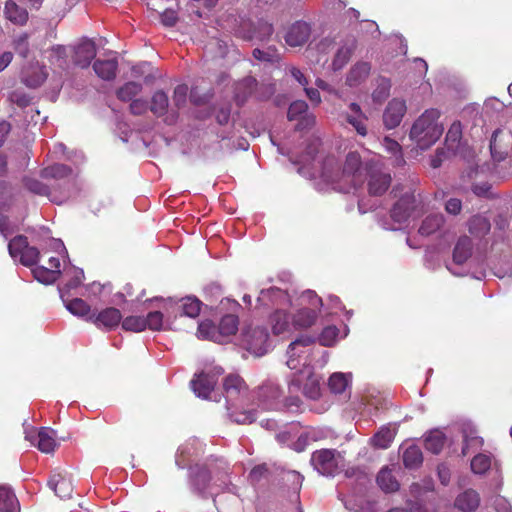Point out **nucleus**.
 I'll return each mask as SVG.
<instances>
[{"label": "nucleus", "mask_w": 512, "mask_h": 512, "mask_svg": "<svg viewBox=\"0 0 512 512\" xmlns=\"http://www.w3.org/2000/svg\"><path fill=\"white\" fill-rule=\"evenodd\" d=\"M4 15L6 19L18 26L25 25L29 18L27 10L19 6L14 0L6 1Z\"/></svg>", "instance_id": "nucleus-22"}, {"label": "nucleus", "mask_w": 512, "mask_h": 512, "mask_svg": "<svg viewBox=\"0 0 512 512\" xmlns=\"http://www.w3.org/2000/svg\"><path fill=\"white\" fill-rule=\"evenodd\" d=\"M142 84L134 81L125 83L116 91V96L123 102L132 101L142 91Z\"/></svg>", "instance_id": "nucleus-38"}, {"label": "nucleus", "mask_w": 512, "mask_h": 512, "mask_svg": "<svg viewBox=\"0 0 512 512\" xmlns=\"http://www.w3.org/2000/svg\"><path fill=\"white\" fill-rule=\"evenodd\" d=\"M348 377L344 373H334L330 376L328 386L335 394H341L348 386Z\"/></svg>", "instance_id": "nucleus-48"}, {"label": "nucleus", "mask_w": 512, "mask_h": 512, "mask_svg": "<svg viewBox=\"0 0 512 512\" xmlns=\"http://www.w3.org/2000/svg\"><path fill=\"white\" fill-rule=\"evenodd\" d=\"M445 219L442 214H430L421 223L418 232L422 236H429L438 231L444 225Z\"/></svg>", "instance_id": "nucleus-30"}, {"label": "nucleus", "mask_w": 512, "mask_h": 512, "mask_svg": "<svg viewBox=\"0 0 512 512\" xmlns=\"http://www.w3.org/2000/svg\"><path fill=\"white\" fill-rule=\"evenodd\" d=\"M182 314L190 318H195L201 311L202 302L195 297H186L181 301Z\"/></svg>", "instance_id": "nucleus-46"}, {"label": "nucleus", "mask_w": 512, "mask_h": 512, "mask_svg": "<svg viewBox=\"0 0 512 512\" xmlns=\"http://www.w3.org/2000/svg\"><path fill=\"white\" fill-rule=\"evenodd\" d=\"M10 100L20 108H26L31 104L29 95L18 91L11 93Z\"/></svg>", "instance_id": "nucleus-57"}, {"label": "nucleus", "mask_w": 512, "mask_h": 512, "mask_svg": "<svg viewBox=\"0 0 512 512\" xmlns=\"http://www.w3.org/2000/svg\"><path fill=\"white\" fill-rule=\"evenodd\" d=\"M96 75L103 80H113L118 70V61L116 58L101 60L97 59L93 64Z\"/></svg>", "instance_id": "nucleus-25"}, {"label": "nucleus", "mask_w": 512, "mask_h": 512, "mask_svg": "<svg viewBox=\"0 0 512 512\" xmlns=\"http://www.w3.org/2000/svg\"><path fill=\"white\" fill-rule=\"evenodd\" d=\"M270 324L272 332L275 335H280L290 331V327L292 326V319L286 310L276 309L270 316Z\"/></svg>", "instance_id": "nucleus-23"}, {"label": "nucleus", "mask_w": 512, "mask_h": 512, "mask_svg": "<svg viewBox=\"0 0 512 512\" xmlns=\"http://www.w3.org/2000/svg\"><path fill=\"white\" fill-rule=\"evenodd\" d=\"M0 505V512H20L16 495L9 487L0 486Z\"/></svg>", "instance_id": "nucleus-28"}, {"label": "nucleus", "mask_w": 512, "mask_h": 512, "mask_svg": "<svg viewBox=\"0 0 512 512\" xmlns=\"http://www.w3.org/2000/svg\"><path fill=\"white\" fill-rule=\"evenodd\" d=\"M462 137V129L460 122H454L445 137V144L448 150L454 151L461 140Z\"/></svg>", "instance_id": "nucleus-45"}, {"label": "nucleus", "mask_w": 512, "mask_h": 512, "mask_svg": "<svg viewBox=\"0 0 512 512\" xmlns=\"http://www.w3.org/2000/svg\"><path fill=\"white\" fill-rule=\"evenodd\" d=\"M365 170L368 177V193L372 196L383 195L391 185L392 178L390 173L384 172L377 166L369 164H366Z\"/></svg>", "instance_id": "nucleus-8"}, {"label": "nucleus", "mask_w": 512, "mask_h": 512, "mask_svg": "<svg viewBox=\"0 0 512 512\" xmlns=\"http://www.w3.org/2000/svg\"><path fill=\"white\" fill-rule=\"evenodd\" d=\"M454 504L463 512H474L480 505L479 493L473 489H467L456 497Z\"/></svg>", "instance_id": "nucleus-21"}, {"label": "nucleus", "mask_w": 512, "mask_h": 512, "mask_svg": "<svg viewBox=\"0 0 512 512\" xmlns=\"http://www.w3.org/2000/svg\"><path fill=\"white\" fill-rule=\"evenodd\" d=\"M8 250L13 259H19L20 263L27 267L35 265L39 260V250L30 246L27 237L24 235H17L11 239Z\"/></svg>", "instance_id": "nucleus-5"}, {"label": "nucleus", "mask_w": 512, "mask_h": 512, "mask_svg": "<svg viewBox=\"0 0 512 512\" xmlns=\"http://www.w3.org/2000/svg\"><path fill=\"white\" fill-rule=\"evenodd\" d=\"M316 342V337L312 335H301L298 338H296L293 342H291L287 349V354L289 356L287 360V366L290 369H297L298 368V360L295 358L296 356V349L300 346L302 347H308L311 346Z\"/></svg>", "instance_id": "nucleus-24"}, {"label": "nucleus", "mask_w": 512, "mask_h": 512, "mask_svg": "<svg viewBox=\"0 0 512 512\" xmlns=\"http://www.w3.org/2000/svg\"><path fill=\"white\" fill-rule=\"evenodd\" d=\"M511 138L509 133H505L501 129L494 131L490 140V151L495 161L500 162L507 157Z\"/></svg>", "instance_id": "nucleus-12"}, {"label": "nucleus", "mask_w": 512, "mask_h": 512, "mask_svg": "<svg viewBox=\"0 0 512 512\" xmlns=\"http://www.w3.org/2000/svg\"><path fill=\"white\" fill-rule=\"evenodd\" d=\"M144 324L145 329L160 330L163 325V314L159 311L148 313V315L144 317Z\"/></svg>", "instance_id": "nucleus-53"}, {"label": "nucleus", "mask_w": 512, "mask_h": 512, "mask_svg": "<svg viewBox=\"0 0 512 512\" xmlns=\"http://www.w3.org/2000/svg\"><path fill=\"white\" fill-rule=\"evenodd\" d=\"M267 471L268 470L265 465H258L251 470L249 477L252 481H259Z\"/></svg>", "instance_id": "nucleus-64"}, {"label": "nucleus", "mask_w": 512, "mask_h": 512, "mask_svg": "<svg viewBox=\"0 0 512 512\" xmlns=\"http://www.w3.org/2000/svg\"><path fill=\"white\" fill-rule=\"evenodd\" d=\"M178 22V14L173 9H166L161 14V23L166 27H173Z\"/></svg>", "instance_id": "nucleus-58"}, {"label": "nucleus", "mask_w": 512, "mask_h": 512, "mask_svg": "<svg viewBox=\"0 0 512 512\" xmlns=\"http://www.w3.org/2000/svg\"><path fill=\"white\" fill-rule=\"evenodd\" d=\"M491 224L488 218L482 215H474L468 221V230L471 235L483 238L489 233Z\"/></svg>", "instance_id": "nucleus-26"}, {"label": "nucleus", "mask_w": 512, "mask_h": 512, "mask_svg": "<svg viewBox=\"0 0 512 512\" xmlns=\"http://www.w3.org/2000/svg\"><path fill=\"white\" fill-rule=\"evenodd\" d=\"M338 334L339 330L336 326H327L319 334L318 342L322 346L330 347L335 343Z\"/></svg>", "instance_id": "nucleus-50"}, {"label": "nucleus", "mask_w": 512, "mask_h": 512, "mask_svg": "<svg viewBox=\"0 0 512 512\" xmlns=\"http://www.w3.org/2000/svg\"><path fill=\"white\" fill-rule=\"evenodd\" d=\"M47 78L46 73L42 69H31L23 73L22 82L30 88H37L41 86Z\"/></svg>", "instance_id": "nucleus-43"}, {"label": "nucleus", "mask_w": 512, "mask_h": 512, "mask_svg": "<svg viewBox=\"0 0 512 512\" xmlns=\"http://www.w3.org/2000/svg\"><path fill=\"white\" fill-rule=\"evenodd\" d=\"M491 467V458L490 456L482 453H478L471 460V470L475 474H484Z\"/></svg>", "instance_id": "nucleus-47"}, {"label": "nucleus", "mask_w": 512, "mask_h": 512, "mask_svg": "<svg viewBox=\"0 0 512 512\" xmlns=\"http://www.w3.org/2000/svg\"><path fill=\"white\" fill-rule=\"evenodd\" d=\"M188 86L185 84L177 85L174 89L173 102L180 108L185 105L187 99Z\"/></svg>", "instance_id": "nucleus-55"}, {"label": "nucleus", "mask_w": 512, "mask_h": 512, "mask_svg": "<svg viewBox=\"0 0 512 512\" xmlns=\"http://www.w3.org/2000/svg\"><path fill=\"white\" fill-rule=\"evenodd\" d=\"M238 316L230 313L224 315L217 326L220 337L234 335L238 330Z\"/></svg>", "instance_id": "nucleus-35"}, {"label": "nucleus", "mask_w": 512, "mask_h": 512, "mask_svg": "<svg viewBox=\"0 0 512 512\" xmlns=\"http://www.w3.org/2000/svg\"><path fill=\"white\" fill-rule=\"evenodd\" d=\"M14 50L19 56L23 58H26L28 56L29 42L27 34H22L14 40Z\"/></svg>", "instance_id": "nucleus-54"}, {"label": "nucleus", "mask_w": 512, "mask_h": 512, "mask_svg": "<svg viewBox=\"0 0 512 512\" xmlns=\"http://www.w3.org/2000/svg\"><path fill=\"white\" fill-rule=\"evenodd\" d=\"M484 440L478 436L475 431H464L462 455L466 456L471 452H476L482 448Z\"/></svg>", "instance_id": "nucleus-33"}, {"label": "nucleus", "mask_w": 512, "mask_h": 512, "mask_svg": "<svg viewBox=\"0 0 512 512\" xmlns=\"http://www.w3.org/2000/svg\"><path fill=\"white\" fill-rule=\"evenodd\" d=\"M262 297H268L277 305H291V299L286 291L278 288H271L261 292Z\"/></svg>", "instance_id": "nucleus-49"}, {"label": "nucleus", "mask_w": 512, "mask_h": 512, "mask_svg": "<svg viewBox=\"0 0 512 512\" xmlns=\"http://www.w3.org/2000/svg\"><path fill=\"white\" fill-rule=\"evenodd\" d=\"M376 481L379 487L386 493L395 492L400 487L399 482L388 467H384L379 471Z\"/></svg>", "instance_id": "nucleus-29"}, {"label": "nucleus", "mask_w": 512, "mask_h": 512, "mask_svg": "<svg viewBox=\"0 0 512 512\" xmlns=\"http://www.w3.org/2000/svg\"><path fill=\"white\" fill-rule=\"evenodd\" d=\"M445 210L451 215H458L462 210V202L458 198H450L446 201Z\"/></svg>", "instance_id": "nucleus-60"}, {"label": "nucleus", "mask_w": 512, "mask_h": 512, "mask_svg": "<svg viewBox=\"0 0 512 512\" xmlns=\"http://www.w3.org/2000/svg\"><path fill=\"white\" fill-rule=\"evenodd\" d=\"M355 49V41H352L350 45H344L340 47L335 54L332 61V69L334 71L341 70L350 60Z\"/></svg>", "instance_id": "nucleus-36"}, {"label": "nucleus", "mask_w": 512, "mask_h": 512, "mask_svg": "<svg viewBox=\"0 0 512 512\" xmlns=\"http://www.w3.org/2000/svg\"><path fill=\"white\" fill-rule=\"evenodd\" d=\"M313 307H303L298 309L291 317L292 327L295 330H306L315 325L319 318L322 300L317 295L311 296Z\"/></svg>", "instance_id": "nucleus-7"}, {"label": "nucleus", "mask_w": 512, "mask_h": 512, "mask_svg": "<svg viewBox=\"0 0 512 512\" xmlns=\"http://www.w3.org/2000/svg\"><path fill=\"white\" fill-rule=\"evenodd\" d=\"M371 71L369 62L359 61L355 63L346 75L345 83L349 87H357L364 83Z\"/></svg>", "instance_id": "nucleus-19"}, {"label": "nucleus", "mask_w": 512, "mask_h": 512, "mask_svg": "<svg viewBox=\"0 0 512 512\" xmlns=\"http://www.w3.org/2000/svg\"><path fill=\"white\" fill-rule=\"evenodd\" d=\"M406 110L407 107L404 100L392 99L383 114V122L386 128L393 129L397 127L401 123Z\"/></svg>", "instance_id": "nucleus-11"}, {"label": "nucleus", "mask_w": 512, "mask_h": 512, "mask_svg": "<svg viewBox=\"0 0 512 512\" xmlns=\"http://www.w3.org/2000/svg\"><path fill=\"white\" fill-rule=\"evenodd\" d=\"M32 274L38 282L43 284H52L58 279L61 274V270H53L44 266H36L32 269Z\"/></svg>", "instance_id": "nucleus-41"}, {"label": "nucleus", "mask_w": 512, "mask_h": 512, "mask_svg": "<svg viewBox=\"0 0 512 512\" xmlns=\"http://www.w3.org/2000/svg\"><path fill=\"white\" fill-rule=\"evenodd\" d=\"M345 121L350 124L356 132L361 136L367 135V117L362 112L361 107L357 103H350L349 104V112H346L345 115Z\"/></svg>", "instance_id": "nucleus-17"}, {"label": "nucleus", "mask_w": 512, "mask_h": 512, "mask_svg": "<svg viewBox=\"0 0 512 512\" xmlns=\"http://www.w3.org/2000/svg\"><path fill=\"white\" fill-rule=\"evenodd\" d=\"M308 109V105L304 100H296L292 102L288 108L287 117L290 121L300 118L301 115L305 114Z\"/></svg>", "instance_id": "nucleus-52"}, {"label": "nucleus", "mask_w": 512, "mask_h": 512, "mask_svg": "<svg viewBox=\"0 0 512 512\" xmlns=\"http://www.w3.org/2000/svg\"><path fill=\"white\" fill-rule=\"evenodd\" d=\"M122 320V314L120 310L114 307H108L102 311L93 313L87 321L92 322L98 328H104L106 330H113L120 324Z\"/></svg>", "instance_id": "nucleus-10"}, {"label": "nucleus", "mask_w": 512, "mask_h": 512, "mask_svg": "<svg viewBox=\"0 0 512 512\" xmlns=\"http://www.w3.org/2000/svg\"><path fill=\"white\" fill-rule=\"evenodd\" d=\"M223 388L227 402L234 401L247 392V385L243 378L234 374L224 379Z\"/></svg>", "instance_id": "nucleus-18"}, {"label": "nucleus", "mask_w": 512, "mask_h": 512, "mask_svg": "<svg viewBox=\"0 0 512 512\" xmlns=\"http://www.w3.org/2000/svg\"><path fill=\"white\" fill-rule=\"evenodd\" d=\"M37 439V447L43 453H51L57 446L55 440V431L50 428H40L38 431Z\"/></svg>", "instance_id": "nucleus-27"}, {"label": "nucleus", "mask_w": 512, "mask_h": 512, "mask_svg": "<svg viewBox=\"0 0 512 512\" xmlns=\"http://www.w3.org/2000/svg\"><path fill=\"white\" fill-rule=\"evenodd\" d=\"M169 105L168 96L162 90L156 91L151 100L150 110L157 117L166 114Z\"/></svg>", "instance_id": "nucleus-39"}, {"label": "nucleus", "mask_w": 512, "mask_h": 512, "mask_svg": "<svg viewBox=\"0 0 512 512\" xmlns=\"http://www.w3.org/2000/svg\"><path fill=\"white\" fill-rule=\"evenodd\" d=\"M198 337L202 339L212 340L214 342L222 341L217 326L210 320H205L199 324Z\"/></svg>", "instance_id": "nucleus-42"}, {"label": "nucleus", "mask_w": 512, "mask_h": 512, "mask_svg": "<svg viewBox=\"0 0 512 512\" xmlns=\"http://www.w3.org/2000/svg\"><path fill=\"white\" fill-rule=\"evenodd\" d=\"M217 378L214 374L201 372L192 381L191 387L198 397L208 398L214 390Z\"/></svg>", "instance_id": "nucleus-16"}, {"label": "nucleus", "mask_w": 512, "mask_h": 512, "mask_svg": "<svg viewBox=\"0 0 512 512\" xmlns=\"http://www.w3.org/2000/svg\"><path fill=\"white\" fill-rule=\"evenodd\" d=\"M122 328L126 331L141 332L145 330L144 317L128 316L122 321Z\"/></svg>", "instance_id": "nucleus-51"}, {"label": "nucleus", "mask_w": 512, "mask_h": 512, "mask_svg": "<svg viewBox=\"0 0 512 512\" xmlns=\"http://www.w3.org/2000/svg\"><path fill=\"white\" fill-rule=\"evenodd\" d=\"M313 468L323 476L341 473L346 466L343 454L336 449H319L312 453L310 459Z\"/></svg>", "instance_id": "nucleus-3"}, {"label": "nucleus", "mask_w": 512, "mask_h": 512, "mask_svg": "<svg viewBox=\"0 0 512 512\" xmlns=\"http://www.w3.org/2000/svg\"><path fill=\"white\" fill-rule=\"evenodd\" d=\"M310 33V26L306 22L297 21L288 28L284 38L289 46L298 47L308 41Z\"/></svg>", "instance_id": "nucleus-15"}, {"label": "nucleus", "mask_w": 512, "mask_h": 512, "mask_svg": "<svg viewBox=\"0 0 512 512\" xmlns=\"http://www.w3.org/2000/svg\"><path fill=\"white\" fill-rule=\"evenodd\" d=\"M269 334L264 327H248L242 333V343L255 356H262L268 351Z\"/></svg>", "instance_id": "nucleus-6"}, {"label": "nucleus", "mask_w": 512, "mask_h": 512, "mask_svg": "<svg viewBox=\"0 0 512 512\" xmlns=\"http://www.w3.org/2000/svg\"><path fill=\"white\" fill-rule=\"evenodd\" d=\"M445 439L441 431H431L425 438V448L433 454H439L444 447Z\"/></svg>", "instance_id": "nucleus-40"}, {"label": "nucleus", "mask_w": 512, "mask_h": 512, "mask_svg": "<svg viewBox=\"0 0 512 512\" xmlns=\"http://www.w3.org/2000/svg\"><path fill=\"white\" fill-rule=\"evenodd\" d=\"M67 310L78 317H82L87 321V318L91 316L90 305L81 298H74L66 303Z\"/></svg>", "instance_id": "nucleus-37"}, {"label": "nucleus", "mask_w": 512, "mask_h": 512, "mask_svg": "<svg viewBox=\"0 0 512 512\" xmlns=\"http://www.w3.org/2000/svg\"><path fill=\"white\" fill-rule=\"evenodd\" d=\"M491 188H492V186L489 183L484 182L481 184L473 185L472 191L474 192L475 195H477L479 197L489 198L492 196Z\"/></svg>", "instance_id": "nucleus-61"}, {"label": "nucleus", "mask_w": 512, "mask_h": 512, "mask_svg": "<svg viewBox=\"0 0 512 512\" xmlns=\"http://www.w3.org/2000/svg\"><path fill=\"white\" fill-rule=\"evenodd\" d=\"M129 108L133 115H143L148 110V102L142 98L133 99Z\"/></svg>", "instance_id": "nucleus-56"}, {"label": "nucleus", "mask_w": 512, "mask_h": 512, "mask_svg": "<svg viewBox=\"0 0 512 512\" xmlns=\"http://www.w3.org/2000/svg\"><path fill=\"white\" fill-rule=\"evenodd\" d=\"M48 485L61 499L70 498L74 490L71 477L67 472H54Z\"/></svg>", "instance_id": "nucleus-13"}, {"label": "nucleus", "mask_w": 512, "mask_h": 512, "mask_svg": "<svg viewBox=\"0 0 512 512\" xmlns=\"http://www.w3.org/2000/svg\"><path fill=\"white\" fill-rule=\"evenodd\" d=\"M72 169L65 164H54L44 168L41 171V176L45 179H59L64 180L70 177Z\"/></svg>", "instance_id": "nucleus-34"}, {"label": "nucleus", "mask_w": 512, "mask_h": 512, "mask_svg": "<svg viewBox=\"0 0 512 512\" xmlns=\"http://www.w3.org/2000/svg\"><path fill=\"white\" fill-rule=\"evenodd\" d=\"M440 111L435 108L425 110L413 123L410 138L422 150L434 145L443 134V125L439 122Z\"/></svg>", "instance_id": "nucleus-1"}, {"label": "nucleus", "mask_w": 512, "mask_h": 512, "mask_svg": "<svg viewBox=\"0 0 512 512\" xmlns=\"http://www.w3.org/2000/svg\"><path fill=\"white\" fill-rule=\"evenodd\" d=\"M258 25L259 28L258 31L256 32L255 37L258 38L259 40L268 39L274 31L272 24L260 21Z\"/></svg>", "instance_id": "nucleus-59"}, {"label": "nucleus", "mask_w": 512, "mask_h": 512, "mask_svg": "<svg viewBox=\"0 0 512 512\" xmlns=\"http://www.w3.org/2000/svg\"><path fill=\"white\" fill-rule=\"evenodd\" d=\"M391 193L398 199L390 209V217L396 223H404L419 204L415 194L416 189L412 183L397 184Z\"/></svg>", "instance_id": "nucleus-2"}, {"label": "nucleus", "mask_w": 512, "mask_h": 512, "mask_svg": "<svg viewBox=\"0 0 512 512\" xmlns=\"http://www.w3.org/2000/svg\"><path fill=\"white\" fill-rule=\"evenodd\" d=\"M97 48L94 41L89 39L81 40L73 48L72 61L80 68H87L96 57Z\"/></svg>", "instance_id": "nucleus-9"}, {"label": "nucleus", "mask_w": 512, "mask_h": 512, "mask_svg": "<svg viewBox=\"0 0 512 512\" xmlns=\"http://www.w3.org/2000/svg\"><path fill=\"white\" fill-rule=\"evenodd\" d=\"M281 395L282 391L278 385L267 382L260 386L257 391L259 406L264 410L272 409L276 406Z\"/></svg>", "instance_id": "nucleus-14"}, {"label": "nucleus", "mask_w": 512, "mask_h": 512, "mask_svg": "<svg viewBox=\"0 0 512 512\" xmlns=\"http://www.w3.org/2000/svg\"><path fill=\"white\" fill-rule=\"evenodd\" d=\"M303 393L310 399H317L320 396L319 384L315 381L306 384L303 388Z\"/></svg>", "instance_id": "nucleus-62"}, {"label": "nucleus", "mask_w": 512, "mask_h": 512, "mask_svg": "<svg viewBox=\"0 0 512 512\" xmlns=\"http://www.w3.org/2000/svg\"><path fill=\"white\" fill-rule=\"evenodd\" d=\"M473 243L467 235L460 236L454 246L452 258L457 265L464 264L472 255Z\"/></svg>", "instance_id": "nucleus-20"}, {"label": "nucleus", "mask_w": 512, "mask_h": 512, "mask_svg": "<svg viewBox=\"0 0 512 512\" xmlns=\"http://www.w3.org/2000/svg\"><path fill=\"white\" fill-rule=\"evenodd\" d=\"M332 181H344L350 187L357 188L364 182L362 159L358 152L351 151L346 155L343 167L336 177L329 176Z\"/></svg>", "instance_id": "nucleus-4"}, {"label": "nucleus", "mask_w": 512, "mask_h": 512, "mask_svg": "<svg viewBox=\"0 0 512 512\" xmlns=\"http://www.w3.org/2000/svg\"><path fill=\"white\" fill-rule=\"evenodd\" d=\"M384 142H385L386 149L389 152H391L392 154H394V155H398L399 154L400 155V161H403L402 155H401L402 148H401L400 144L397 141L392 140V139H390L388 137H386L384 139Z\"/></svg>", "instance_id": "nucleus-63"}, {"label": "nucleus", "mask_w": 512, "mask_h": 512, "mask_svg": "<svg viewBox=\"0 0 512 512\" xmlns=\"http://www.w3.org/2000/svg\"><path fill=\"white\" fill-rule=\"evenodd\" d=\"M24 187L31 193L40 195V196H47L51 198V192L50 188L42 183L41 181L31 178V177H24L22 179Z\"/></svg>", "instance_id": "nucleus-44"}, {"label": "nucleus", "mask_w": 512, "mask_h": 512, "mask_svg": "<svg viewBox=\"0 0 512 512\" xmlns=\"http://www.w3.org/2000/svg\"><path fill=\"white\" fill-rule=\"evenodd\" d=\"M395 436V432L388 426L381 427L371 438V444L379 449H387Z\"/></svg>", "instance_id": "nucleus-32"}, {"label": "nucleus", "mask_w": 512, "mask_h": 512, "mask_svg": "<svg viewBox=\"0 0 512 512\" xmlns=\"http://www.w3.org/2000/svg\"><path fill=\"white\" fill-rule=\"evenodd\" d=\"M402 459L403 464L406 468H418L423 462V455L420 447L415 444L409 445L403 451Z\"/></svg>", "instance_id": "nucleus-31"}]
</instances>
